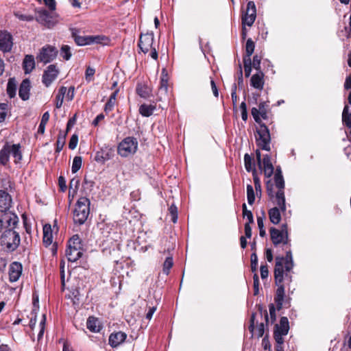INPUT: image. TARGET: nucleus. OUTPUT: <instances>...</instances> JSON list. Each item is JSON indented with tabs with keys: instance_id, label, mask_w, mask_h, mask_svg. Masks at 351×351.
<instances>
[{
	"instance_id": "nucleus-32",
	"label": "nucleus",
	"mask_w": 351,
	"mask_h": 351,
	"mask_svg": "<svg viewBox=\"0 0 351 351\" xmlns=\"http://www.w3.org/2000/svg\"><path fill=\"white\" fill-rule=\"evenodd\" d=\"M119 90H114L111 95L110 96L109 99L106 102L105 107H104V111L106 112H109L112 111L114 107L115 102H116V97L118 94Z\"/></svg>"
},
{
	"instance_id": "nucleus-21",
	"label": "nucleus",
	"mask_w": 351,
	"mask_h": 351,
	"mask_svg": "<svg viewBox=\"0 0 351 351\" xmlns=\"http://www.w3.org/2000/svg\"><path fill=\"white\" fill-rule=\"evenodd\" d=\"M264 73L262 71L254 74L250 79V85L256 89L262 90L264 86Z\"/></svg>"
},
{
	"instance_id": "nucleus-22",
	"label": "nucleus",
	"mask_w": 351,
	"mask_h": 351,
	"mask_svg": "<svg viewBox=\"0 0 351 351\" xmlns=\"http://www.w3.org/2000/svg\"><path fill=\"white\" fill-rule=\"evenodd\" d=\"M101 233L106 241H116L118 237L117 232L112 228V226L104 224L101 228Z\"/></svg>"
},
{
	"instance_id": "nucleus-35",
	"label": "nucleus",
	"mask_w": 351,
	"mask_h": 351,
	"mask_svg": "<svg viewBox=\"0 0 351 351\" xmlns=\"http://www.w3.org/2000/svg\"><path fill=\"white\" fill-rule=\"evenodd\" d=\"M66 134V132H62V131L60 132L56 141V152L59 153L63 149L65 144Z\"/></svg>"
},
{
	"instance_id": "nucleus-9",
	"label": "nucleus",
	"mask_w": 351,
	"mask_h": 351,
	"mask_svg": "<svg viewBox=\"0 0 351 351\" xmlns=\"http://www.w3.org/2000/svg\"><path fill=\"white\" fill-rule=\"evenodd\" d=\"M58 54V50L53 46L47 45L41 48L36 59L44 64L49 63L54 60Z\"/></svg>"
},
{
	"instance_id": "nucleus-2",
	"label": "nucleus",
	"mask_w": 351,
	"mask_h": 351,
	"mask_svg": "<svg viewBox=\"0 0 351 351\" xmlns=\"http://www.w3.org/2000/svg\"><path fill=\"white\" fill-rule=\"evenodd\" d=\"M274 184L268 181L266 183L267 193L269 199L277 206H280L282 211L286 210L285 195V180L280 167H277L274 173Z\"/></svg>"
},
{
	"instance_id": "nucleus-4",
	"label": "nucleus",
	"mask_w": 351,
	"mask_h": 351,
	"mask_svg": "<svg viewBox=\"0 0 351 351\" xmlns=\"http://www.w3.org/2000/svg\"><path fill=\"white\" fill-rule=\"evenodd\" d=\"M1 232V246H5L8 252L16 250L21 242L19 233L12 229L5 230Z\"/></svg>"
},
{
	"instance_id": "nucleus-31",
	"label": "nucleus",
	"mask_w": 351,
	"mask_h": 351,
	"mask_svg": "<svg viewBox=\"0 0 351 351\" xmlns=\"http://www.w3.org/2000/svg\"><path fill=\"white\" fill-rule=\"evenodd\" d=\"M276 332H281V335H287L289 329V320L287 317H282L280 320V326L276 325Z\"/></svg>"
},
{
	"instance_id": "nucleus-36",
	"label": "nucleus",
	"mask_w": 351,
	"mask_h": 351,
	"mask_svg": "<svg viewBox=\"0 0 351 351\" xmlns=\"http://www.w3.org/2000/svg\"><path fill=\"white\" fill-rule=\"evenodd\" d=\"M97 322H98L97 319H96L93 317H88V319H87V322H86L87 328L91 332H99V327L97 326Z\"/></svg>"
},
{
	"instance_id": "nucleus-24",
	"label": "nucleus",
	"mask_w": 351,
	"mask_h": 351,
	"mask_svg": "<svg viewBox=\"0 0 351 351\" xmlns=\"http://www.w3.org/2000/svg\"><path fill=\"white\" fill-rule=\"evenodd\" d=\"M83 254L82 248H66V256L69 262H76Z\"/></svg>"
},
{
	"instance_id": "nucleus-44",
	"label": "nucleus",
	"mask_w": 351,
	"mask_h": 351,
	"mask_svg": "<svg viewBox=\"0 0 351 351\" xmlns=\"http://www.w3.org/2000/svg\"><path fill=\"white\" fill-rule=\"evenodd\" d=\"M247 202L250 205H252L254 203L255 195L253 186L251 184L247 185Z\"/></svg>"
},
{
	"instance_id": "nucleus-54",
	"label": "nucleus",
	"mask_w": 351,
	"mask_h": 351,
	"mask_svg": "<svg viewBox=\"0 0 351 351\" xmlns=\"http://www.w3.org/2000/svg\"><path fill=\"white\" fill-rule=\"evenodd\" d=\"M78 143V136L75 134H73L70 138L69 143V148L70 149H75L77 147Z\"/></svg>"
},
{
	"instance_id": "nucleus-10",
	"label": "nucleus",
	"mask_w": 351,
	"mask_h": 351,
	"mask_svg": "<svg viewBox=\"0 0 351 351\" xmlns=\"http://www.w3.org/2000/svg\"><path fill=\"white\" fill-rule=\"evenodd\" d=\"M256 17V8L254 1H249L247 8L241 16L242 25L251 27Z\"/></svg>"
},
{
	"instance_id": "nucleus-55",
	"label": "nucleus",
	"mask_w": 351,
	"mask_h": 351,
	"mask_svg": "<svg viewBox=\"0 0 351 351\" xmlns=\"http://www.w3.org/2000/svg\"><path fill=\"white\" fill-rule=\"evenodd\" d=\"M266 106H267L266 102H261L259 104V105H258V109L260 110V114H261V117L263 119H266L267 117V110H266Z\"/></svg>"
},
{
	"instance_id": "nucleus-8",
	"label": "nucleus",
	"mask_w": 351,
	"mask_h": 351,
	"mask_svg": "<svg viewBox=\"0 0 351 351\" xmlns=\"http://www.w3.org/2000/svg\"><path fill=\"white\" fill-rule=\"evenodd\" d=\"M71 36L78 46L88 45L93 43H101L104 39L101 36H80V30L77 28L70 29Z\"/></svg>"
},
{
	"instance_id": "nucleus-47",
	"label": "nucleus",
	"mask_w": 351,
	"mask_h": 351,
	"mask_svg": "<svg viewBox=\"0 0 351 351\" xmlns=\"http://www.w3.org/2000/svg\"><path fill=\"white\" fill-rule=\"evenodd\" d=\"M171 216V221L175 223L178 220V208L176 205L171 204L169 208Z\"/></svg>"
},
{
	"instance_id": "nucleus-51",
	"label": "nucleus",
	"mask_w": 351,
	"mask_h": 351,
	"mask_svg": "<svg viewBox=\"0 0 351 351\" xmlns=\"http://www.w3.org/2000/svg\"><path fill=\"white\" fill-rule=\"evenodd\" d=\"M251 112H252V115L254 119V121L259 124V125L261 124H263L262 122H261V114H260V110L259 109H257L256 108H252V110H251Z\"/></svg>"
},
{
	"instance_id": "nucleus-42",
	"label": "nucleus",
	"mask_w": 351,
	"mask_h": 351,
	"mask_svg": "<svg viewBox=\"0 0 351 351\" xmlns=\"http://www.w3.org/2000/svg\"><path fill=\"white\" fill-rule=\"evenodd\" d=\"M173 258L171 256L167 257L163 263V268H162L163 273L165 274L166 275H168L169 274V271H170L171 268L173 267Z\"/></svg>"
},
{
	"instance_id": "nucleus-63",
	"label": "nucleus",
	"mask_w": 351,
	"mask_h": 351,
	"mask_svg": "<svg viewBox=\"0 0 351 351\" xmlns=\"http://www.w3.org/2000/svg\"><path fill=\"white\" fill-rule=\"evenodd\" d=\"M43 1L50 10L53 11L56 10V3L55 0H43Z\"/></svg>"
},
{
	"instance_id": "nucleus-33",
	"label": "nucleus",
	"mask_w": 351,
	"mask_h": 351,
	"mask_svg": "<svg viewBox=\"0 0 351 351\" xmlns=\"http://www.w3.org/2000/svg\"><path fill=\"white\" fill-rule=\"evenodd\" d=\"M16 82L14 78H10L7 84V93L10 98L16 96Z\"/></svg>"
},
{
	"instance_id": "nucleus-25",
	"label": "nucleus",
	"mask_w": 351,
	"mask_h": 351,
	"mask_svg": "<svg viewBox=\"0 0 351 351\" xmlns=\"http://www.w3.org/2000/svg\"><path fill=\"white\" fill-rule=\"evenodd\" d=\"M262 165L265 177L270 178L274 173V168L269 155L266 154L263 156Z\"/></svg>"
},
{
	"instance_id": "nucleus-41",
	"label": "nucleus",
	"mask_w": 351,
	"mask_h": 351,
	"mask_svg": "<svg viewBox=\"0 0 351 351\" xmlns=\"http://www.w3.org/2000/svg\"><path fill=\"white\" fill-rule=\"evenodd\" d=\"M82 164V158L81 156H75L73 160L71 171L73 173H75L80 170Z\"/></svg>"
},
{
	"instance_id": "nucleus-62",
	"label": "nucleus",
	"mask_w": 351,
	"mask_h": 351,
	"mask_svg": "<svg viewBox=\"0 0 351 351\" xmlns=\"http://www.w3.org/2000/svg\"><path fill=\"white\" fill-rule=\"evenodd\" d=\"M285 335H281V332L274 331V339L278 346H281L284 342L283 336Z\"/></svg>"
},
{
	"instance_id": "nucleus-1",
	"label": "nucleus",
	"mask_w": 351,
	"mask_h": 351,
	"mask_svg": "<svg viewBox=\"0 0 351 351\" xmlns=\"http://www.w3.org/2000/svg\"><path fill=\"white\" fill-rule=\"evenodd\" d=\"M293 266L292 253L290 250L286 252L285 257L280 256L276 257L274 280L278 288L274 296V301L278 311L282 308L285 298V287L282 282L285 278L291 282L292 277L289 273L292 270Z\"/></svg>"
},
{
	"instance_id": "nucleus-6",
	"label": "nucleus",
	"mask_w": 351,
	"mask_h": 351,
	"mask_svg": "<svg viewBox=\"0 0 351 351\" xmlns=\"http://www.w3.org/2000/svg\"><path fill=\"white\" fill-rule=\"evenodd\" d=\"M258 136L256 137V145L259 149L269 152L271 150V135L265 124H261L256 130Z\"/></svg>"
},
{
	"instance_id": "nucleus-30",
	"label": "nucleus",
	"mask_w": 351,
	"mask_h": 351,
	"mask_svg": "<svg viewBox=\"0 0 351 351\" xmlns=\"http://www.w3.org/2000/svg\"><path fill=\"white\" fill-rule=\"evenodd\" d=\"M165 69H163L162 71V77L160 79V87L158 90V94L167 95L168 91V79L167 74L165 73Z\"/></svg>"
},
{
	"instance_id": "nucleus-38",
	"label": "nucleus",
	"mask_w": 351,
	"mask_h": 351,
	"mask_svg": "<svg viewBox=\"0 0 351 351\" xmlns=\"http://www.w3.org/2000/svg\"><path fill=\"white\" fill-rule=\"evenodd\" d=\"M244 165H245V168L247 172L252 171L253 173V170L256 169L254 167V163L253 162V158L248 154H245L244 155Z\"/></svg>"
},
{
	"instance_id": "nucleus-3",
	"label": "nucleus",
	"mask_w": 351,
	"mask_h": 351,
	"mask_svg": "<svg viewBox=\"0 0 351 351\" xmlns=\"http://www.w3.org/2000/svg\"><path fill=\"white\" fill-rule=\"evenodd\" d=\"M90 199L86 197H80L73 210V221L75 224L82 225L90 214Z\"/></svg>"
},
{
	"instance_id": "nucleus-29",
	"label": "nucleus",
	"mask_w": 351,
	"mask_h": 351,
	"mask_svg": "<svg viewBox=\"0 0 351 351\" xmlns=\"http://www.w3.org/2000/svg\"><path fill=\"white\" fill-rule=\"evenodd\" d=\"M43 241L44 245L47 247L52 243L53 235L51 225L45 224L43 226Z\"/></svg>"
},
{
	"instance_id": "nucleus-14",
	"label": "nucleus",
	"mask_w": 351,
	"mask_h": 351,
	"mask_svg": "<svg viewBox=\"0 0 351 351\" xmlns=\"http://www.w3.org/2000/svg\"><path fill=\"white\" fill-rule=\"evenodd\" d=\"M154 36L153 33L141 34L138 40V46L144 53H147L154 47Z\"/></svg>"
},
{
	"instance_id": "nucleus-50",
	"label": "nucleus",
	"mask_w": 351,
	"mask_h": 351,
	"mask_svg": "<svg viewBox=\"0 0 351 351\" xmlns=\"http://www.w3.org/2000/svg\"><path fill=\"white\" fill-rule=\"evenodd\" d=\"M38 309L33 308L31 312V318L29 322V326L31 329H33L36 324V317Z\"/></svg>"
},
{
	"instance_id": "nucleus-53",
	"label": "nucleus",
	"mask_w": 351,
	"mask_h": 351,
	"mask_svg": "<svg viewBox=\"0 0 351 351\" xmlns=\"http://www.w3.org/2000/svg\"><path fill=\"white\" fill-rule=\"evenodd\" d=\"M95 69L90 66H88L85 71V78L87 82H90L95 75Z\"/></svg>"
},
{
	"instance_id": "nucleus-13",
	"label": "nucleus",
	"mask_w": 351,
	"mask_h": 351,
	"mask_svg": "<svg viewBox=\"0 0 351 351\" xmlns=\"http://www.w3.org/2000/svg\"><path fill=\"white\" fill-rule=\"evenodd\" d=\"M59 70L55 64L49 65L44 71L42 76V82L46 87H49L57 78Z\"/></svg>"
},
{
	"instance_id": "nucleus-28",
	"label": "nucleus",
	"mask_w": 351,
	"mask_h": 351,
	"mask_svg": "<svg viewBox=\"0 0 351 351\" xmlns=\"http://www.w3.org/2000/svg\"><path fill=\"white\" fill-rule=\"evenodd\" d=\"M136 93L142 98H148L152 94V89L146 84L138 83L136 86Z\"/></svg>"
},
{
	"instance_id": "nucleus-18",
	"label": "nucleus",
	"mask_w": 351,
	"mask_h": 351,
	"mask_svg": "<svg viewBox=\"0 0 351 351\" xmlns=\"http://www.w3.org/2000/svg\"><path fill=\"white\" fill-rule=\"evenodd\" d=\"M23 267L19 262H13L9 267V278L11 282L19 280L22 273Z\"/></svg>"
},
{
	"instance_id": "nucleus-64",
	"label": "nucleus",
	"mask_w": 351,
	"mask_h": 351,
	"mask_svg": "<svg viewBox=\"0 0 351 351\" xmlns=\"http://www.w3.org/2000/svg\"><path fill=\"white\" fill-rule=\"evenodd\" d=\"M75 122H76V115L75 114L73 117L69 119V120L67 122L66 131V133L73 127V125L75 124Z\"/></svg>"
},
{
	"instance_id": "nucleus-58",
	"label": "nucleus",
	"mask_w": 351,
	"mask_h": 351,
	"mask_svg": "<svg viewBox=\"0 0 351 351\" xmlns=\"http://www.w3.org/2000/svg\"><path fill=\"white\" fill-rule=\"evenodd\" d=\"M265 219V213L264 210H262L261 215L257 216V225L258 229L265 228L264 227V219Z\"/></svg>"
},
{
	"instance_id": "nucleus-59",
	"label": "nucleus",
	"mask_w": 351,
	"mask_h": 351,
	"mask_svg": "<svg viewBox=\"0 0 351 351\" xmlns=\"http://www.w3.org/2000/svg\"><path fill=\"white\" fill-rule=\"evenodd\" d=\"M94 184H95L94 181H93L91 180H88L86 176L84 177V186L85 189L90 191V190H92L93 187L94 186Z\"/></svg>"
},
{
	"instance_id": "nucleus-56",
	"label": "nucleus",
	"mask_w": 351,
	"mask_h": 351,
	"mask_svg": "<svg viewBox=\"0 0 351 351\" xmlns=\"http://www.w3.org/2000/svg\"><path fill=\"white\" fill-rule=\"evenodd\" d=\"M45 322H46V315L45 314L43 315V319L42 320L40 321V331L38 334V340L39 341L40 339H42L43 336V334H44V330H45Z\"/></svg>"
},
{
	"instance_id": "nucleus-37",
	"label": "nucleus",
	"mask_w": 351,
	"mask_h": 351,
	"mask_svg": "<svg viewBox=\"0 0 351 351\" xmlns=\"http://www.w3.org/2000/svg\"><path fill=\"white\" fill-rule=\"evenodd\" d=\"M342 121L348 128H351V113L349 112V108L345 106L342 112Z\"/></svg>"
},
{
	"instance_id": "nucleus-49",
	"label": "nucleus",
	"mask_w": 351,
	"mask_h": 351,
	"mask_svg": "<svg viewBox=\"0 0 351 351\" xmlns=\"http://www.w3.org/2000/svg\"><path fill=\"white\" fill-rule=\"evenodd\" d=\"M15 16L17 19L23 21H32L34 19V16L30 14H21L20 12L15 13Z\"/></svg>"
},
{
	"instance_id": "nucleus-7",
	"label": "nucleus",
	"mask_w": 351,
	"mask_h": 351,
	"mask_svg": "<svg viewBox=\"0 0 351 351\" xmlns=\"http://www.w3.org/2000/svg\"><path fill=\"white\" fill-rule=\"evenodd\" d=\"M138 141L136 138L126 137L118 145V154L122 157H128L136 153Z\"/></svg>"
},
{
	"instance_id": "nucleus-34",
	"label": "nucleus",
	"mask_w": 351,
	"mask_h": 351,
	"mask_svg": "<svg viewBox=\"0 0 351 351\" xmlns=\"http://www.w3.org/2000/svg\"><path fill=\"white\" fill-rule=\"evenodd\" d=\"M155 108L152 105L142 104L139 108V112L142 116L148 117L153 114Z\"/></svg>"
},
{
	"instance_id": "nucleus-57",
	"label": "nucleus",
	"mask_w": 351,
	"mask_h": 351,
	"mask_svg": "<svg viewBox=\"0 0 351 351\" xmlns=\"http://www.w3.org/2000/svg\"><path fill=\"white\" fill-rule=\"evenodd\" d=\"M254 294L257 295L259 292V278L256 273L253 276Z\"/></svg>"
},
{
	"instance_id": "nucleus-45",
	"label": "nucleus",
	"mask_w": 351,
	"mask_h": 351,
	"mask_svg": "<svg viewBox=\"0 0 351 351\" xmlns=\"http://www.w3.org/2000/svg\"><path fill=\"white\" fill-rule=\"evenodd\" d=\"M255 44L252 38H248L245 45V55L251 56L254 51Z\"/></svg>"
},
{
	"instance_id": "nucleus-15",
	"label": "nucleus",
	"mask_w": 351,
	"mask_h": 351,
	"mask_svg": "<svg viewBox=\"0 0 351 351\" xmlns=\"http://www.w3.org/2000/svg\"><path fill=\"white\" fill-rule=\"evenodd\" d=\"M269 232L271 240L275 246H277L280 243H283L284 245L289 244V235L285 234L274 227L270 228Z\"/></svg>"
},
{
	"instance_id": "nucleus-26",
	"label": "nucleus",
	"mask_w": 351,
	"mask_h": 351,
	"mask_svg": "<svg viewBox=\"0 0 351 351\" xmlns=\"http://www.w3.org/2000/svg\"><path fill=\"white\" fill-rule=\"evenodd\" d=\"M23 68L25 74L30 73L35 68V60L32 55H26L23 61Z\"/></svg>"
},
{
	"instance_id": "nucleus-43",
	"label": "nucleus",
	"mask_w": 351,
	"mask_h": 351,
	"mask_svg": "<svg viewBox=\"0 0 351 351\" xmlns=\"http://www.w3.org/2000/svg\"><path fill=\"white\" fill-rule=\"evenodd\" d=\"M60 56L66 60H69L72 54L71 52V47L69 45H64L60 49Z\"/></svg>"
},
{
	"instance_id": "nucleus-48",
	"label": "nucleus",
	"mask_w": 351,
	"mask_h": 351,
	"mask_svg": "<svg viewBox=\"0 0 351 351\" xmlns=\"http://www.w3.org/2000/svg\"><path fill=\"white\" fill-rule=\"evenodd\" d=\"M261 57L258 55L256 54L253 56L252 60V66L253 68L258 71H261Z\"/></svg>"
},
{
	"instance_id": "nucleus-60",
	"label": "nucleus",
	"mask_w": 351,
	"mask_h": 351,
	"mask_svg": "<svg viewBox=\"0 0 351 351\" xmlns=\"http://www.w3.org/2000/svg\"><path fill=\"white\" fill-rule=\"evenodd\" d=\"M58 185L60 187V190L62 192H64L66 189V180L65 178L60 176L58 178Z\"/></svg>"
},
{
	"instance_id": "nucleus-16",
	"label": "nucleus",
	"mask_w": 351,
	"mask_h": 351,
	"mask_svg": "<svg viewBox=\"0 0 351 351\" xmlns=\"http://www.w3.org/2000/svg\"><path fill=\"white\" fill-rule=\"evenodd\" d=\"M36 20L40 24L47 27V28H51L54 25V23L52 21L51 15L46 10L37 11Z\"/></svg>"
},
{
	"instance_id": "nucleus-5",
	"label": "nucleus",
	"mask_w": 351,
	"mask_h": 351,
	"mask_svg": "<svg viewBox=\"0 0 351 351\" xmlns=\"http://www.w3.org/2000/svg\"><path fill=\"white\" fill-rule=\"evenodd\" d=\"M10 155L13 156L16 163L21 160L22 153L19 144L10 145L8 142L5 143L1 149V165H6L8 163Z\"/></svg>"
},
{
	"instance_id": "nucleus-20",
	"label": "nucleus",
	"mask_w": 351,
	"mask_h": 351,
	"mask_svg": "<svg viewBox=\"0 0 351 351\" xmlns=\"http://www.w3.org/2000/svg\"><path fill=\"white\" fill-rule=\"evenodd\" d=\"M31 89V82L29 79H25L20 84L19 95L23 101H27L29 98V91Z\"/></svg>"
},
{
	"instance_id": "nucleus-11",
	"label": "nucleus",
	"mask_w": 351,
	"mask_h": 351,
	"mask_svg": "<svg viewBox=\"0 0 351 351\" xmlns=\"http://www.w3.org/2000/svg\"><path fill=\"white\" fill-rule=\"evenodd\" d=\"M19 223L17 215L13 212L1 213V232L4 230H14Z\"/></svg>"
},
{
	"instance_id": "nucleus-19",
	"label": "nucleus",
	"mask_w": 351,
	"mask_h": 351,
	"mask_svg": "<svg viewBox=\"0 0 351 351\" xmlns=\"http://www.w3.org/2000/svg\"><path fill=\"white\" fill-rule=\"evenodd\" d=\"M127 338L126 333L119 331L111 333L109 336L108 343L112 348H117Z\"/></svg>"
},
{
	"instance_id": "nucleus-27",
	"label": "nucleus",
	"mask_w": 351,
	"mask_h": 351,
	"mask_svg": "<svg viewBox=\"0 0 351 351\" xmlns=\"http://www.w3.org/2000/svg\"><path fill=\"white\" fill-rule=\"evenodd\" d=\"M280 211L282 212V210L280 207H274L269 210L268 215L270 221L276 225L278 224L281 220V214ZM285 211H282L284 213Z\"/></svg>"
},
{
	"instance_id": "nucleus-12",
	"label": "nucleus",
	"mask_w": 351,
	"mask_h": 351,
	"mask_svg": "<svg viewBox=\"0 0 351 351\" xmlns=\"http://www.w3.org/2000/svg\"><path fill=\"white\" fill-rule=\"evenodd\" d=\"M4 182L8 184V187H5V190H1V213L10 212L9 208L12 204V197L9 193L12 190V184L8 180H1V184Z\"/></svg>"
},
{
	"instance_id": "nucleus-46",
	"label": "nucleus",
	"mask_w": 351,
	"mask_h": 351,
	"mask_svg": "<svg viewBox=\"0 0 351 351\" xmlns=\"http://www.w3.org/2000/svg\"><path fill=\"white\" fill-rule=\"evenodd\" d=\"M252 176H253V180H254L255 189H256V192H258V191L261 192V180L257 176L256 169L253 170Z\"/></svg>"
},
{
	"instance_id": "nucleus-52",
	"label": "nucleus",
	"mask_w": 351,
	"mask_h": 351,
	"mask_svg": "<svg viewBox=\"0 0 351 351\" xmlns=\"http://www.w3.org/2000/svg\"><path fill=\"white\" fill-rule=\"evenodd\" d=\"M258 267V256L256 252L251 254V269L252 272H256Z\"/></svg>"
},
{
	"instance_id": "nucleus-61",
	"label": "nucleus",
	"mask_w": 351,
	"mask_h": 351,
	"mask_svg": "<svg viewBox=\"0 0 351 351\" xmlns=\"http://www.w3.org/2000/svg\"><path fill=\"white\" fill-rule=\"evenodd\" d=\"M260 271L262 279H265L268 277L269 271L267 265H261Z\"/></svg>"
},
{
	"instance_id": "nucleus-40",
	"label": "nucleus",
	"mask_w": 351,
	"mask_h": 351,
	"mask_svg": "<svg viewBox=\"0 0 351 351\" xmlns=\"http://www.w3.org/2000/svg\"><path fill=\"white\" fill-rule=\"evenodd\" d=\"M82 248L81 239L77 234L73 235L68 241L67 248Z\"/></svg>"
},
{
	"instance_id": "nucleus-17",
	"label": "nucleus",
	"mask_w": 351,
	"mask_h": 351,
	"mask_svg": "<svg viewBox=\"0 0 351 351\" xmlns=\"http://www.w3.org/2000/svg\"><path fill=\"white\" fill-rule=\"evenodd\" d=\"M13 36L11 33L4 30L1 31V51L10 52L13 47Z\"/></svg>"
},
{
	"instance_id": "nucleus-39",
	"label": "nucleus",
	"mask_w": 351,
	"mask_h": 351,
	"mask_svg": "<svg viewBox=\"0 0 351 351\" xmlns=\"http://www.w3.org/2000/svg\"><path fill=\"white\" fill-rule=\"evenodd\" d=\"M49 112H45L41 118L40 123L39 124L38 128V133H40L41 134H43L45 131V126L49 121Z\"/></svg>"
},
{
	"instance_id": "nucleus-23",
	"label": "nucleus",
	"mask_w": 351,
	"mask_h": 351,
	"mask_svg": "<svg viewBox=\"0 0 351 351\" xmlns=\"http://www.w3.org/2000/svg\"><path fill=\"white\" fill-rule=\"evenodd\" d=\"M255 313H252L250 318V324L249 326V330L252 333V335H255L257 337H261L264 335L265 332V326L264 324L261 323L258 325L257 328L254 327V320H255Z\"/></svg>"
}]
</instances>
